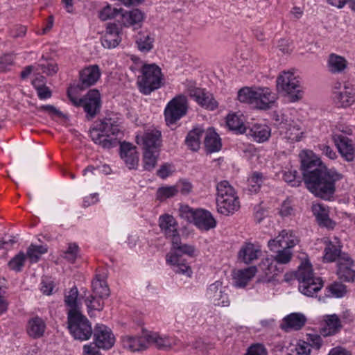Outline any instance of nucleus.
Returning <instances> with one entry per match:
<instances>
[{"mask_svg": "<svg viewBox=\"0 0 355 355\" xmlns=\"http://www.w3.org/2000/svg\"><path fill=\"white\" fill-rule=\"evenodd\" d=\"M301 167L307 189L315 196L328 200L336 191L335 184L343 175L334 168L329 169L311 151L301 154Z\"/></svg>", "mask_w": 355, "mask_h": 355, "instance_id": "f257e3e1", "label": "nucleus"}, {"mask_svg": "<svg viewBox=\"0 0 355 355\" xmlns=\"http://www.w3.org/2000/svg\"><path fill=\"white\" fill-rule=\"evenodd\" d=\"M90 137L103 148H110L117 146L123 135L119 125L112 119H105L96 122L89 131Z\"/></svg>", "mask_w": 355, "mask_h": 355, "instance_id": "f03ea898", "label": "nucleus"}, {"mask_svg": "<svg viewBox=\"0 0 355 355\" xmlns=\"http://www.w3.org/2000/svg\"><path fill=\"white\" fill-rule=\"evenodd\" d=\"M216 205L218 211L225 216L233 214L240 208V202L234 187L226 180L216 186Z\"/></svg>", "mask_w": 355, "mask_h": 355, "instance_id": "7ed1b4c3", "label": "nucleus"}, {"mask_svg": "<svg viewBox=\"0 0 355 355\" xmlns=\"http://www.w3.org/2000/svg\"><path fill=\"white\" fill-rule=\"evenodd\" d=\"M299 282V291L306 296H313L323 285L320 277L315 276L312 266L309 261L302 263L295 273Z\"/></svg>", "mask_w": 355, "mask_h": 355, "instance_id": "20e7f679", "label": "nucleus"}, {"mask_svg": "<svg viewBox=\"0 0 355 355\" xmlns=\"http://www.w3.org/2000/svg\"><path fill=\"white\" fill-rule=\"evenodd\" d=\"M141 75L138 77L137 84L139 91L145 95L151 94L162 85L163 74L161 69L155 64H144Z\"/></svg>", "mask_w": 355, "mask_h": 355, "instance_id": "39448f33", "label": "nucleus"}, {"mask_svg": "<svg viewBox=\"0 0 355 355\" xmlns=\"http://www.w3.org/2000/svg\"><path fill=\"white\" fill-rule=\"evenodd\" d=\"M277 89L287 95L291 102L302 98L304 91L300 80L293 72L284 71L277 78Z\"/></svg>", "mask_w": 355, "mask_h": 355, "instance_id": "423d86ee", "label": "nucleus"}, {"mask_svg": "<svg viewBox=\"0 0 355 355\" xmlns=\"http://www.w3.org/2000/svg\"><path fill=\"white\" fill-rule=\"evenodd\" d=\"M67 96L76 107H83L87 119H93L101 107V94L97 89H90L83 98H78L73 95L71 89H68Z\"/></svg>", "mask_w": 355, "mask_h": 355, "instance_id": "0eeeda50", "label": "nucleus"}, {"mask_svg": "<svg viewBox=\"0 0 355 355\" xmlns=\"http://www.w3.org/2000/svg\"><path fill=\"white\" fill-rule=\"evenodd\" d=\"M180 216L202 230L207 231L215 227L216 223L211 213L204 209H193L187 205L180 209Z\"/></svg>", "mask_w": 355, "mask_h": 355, "instance_id": "6e6552de", "label": "nucleus"}, {"mask_svg": "<svg viewBox=\"0 0 355 355\" xmlns=\"http://www.w3.org/2000/svg\"><path fill=\"white\" fill-rule=\"evenodd\" d=\"M68 328L76 340H87L92 334V328L87 318L80 313L67 315Z\"/></svg>", "mask_w": 355, "mask_h": 355, "instance_id": "1a4fd4ad", "label": "nucleus"}, {"mask_svg": "<svg viewBox=\"0 0 355 355\" xmlns=\"http://www.w3.org/2000/svg\"><path fill=\"white\" fill-rule=\"evenodd\" d=\"M188 110L187 98L180 94L171 99L164 110L165 121L167 125L175 123L186 115Z\"/></svg>", "mask_w": 355, "mask_h": 355, "instance_id": "9d476101", "label": "nucleus"}, {"mask_svg": "<svg viewBox=\"0 0 355 355\" xmlns=\"http://www.w3.org/2000/svg\"><path fill=\"white\" fill-rule=\"evenodd\" d=\"M341 132L342 133L334 135V141L341 156L347 162H352L355 156V144L352 139L345 135H352V130L351 128H346L345 130H342Z\"/></svg>", "mask_w": 355, "mask_h": 355, "instance_id": "9b49d317", "label": "nucleus"}, {"mask_svg": "<svg viewBox=\"0 0 355 355\" xmlns=\"http://www.w3.org/2000/svg\"><path fill=\"white\" fill-rule=\"evenodd\" d=\"M185 90L189 96L206 109L214 110L218 107V103L213 98L212 95L205 92L204 89L196 87L195 82L187 80L185 83Z\"/></svg>", "mask_w": 355, "mask_h": 355, "instance_id": "f8f14e48", "label": "nucleus"}, {"mask_svg": "<svg viewBox=\"0 0 355 355\" xmlns=\"http://www.w3.org/2000/svg\"><path fill=\"white\" fill-rule=\"evenodd\" d=\"M206 296L215 306H228L230 304L227 288L220 281H216L208 287Z\"/></svg>", "mask_w": 355, "mask_h": 355, "instance_id": "ddd939ff", "label": "nucleus"}, {"mask_svg": "<svg viewBox=\"0 0 355 355\" xmlns=\"http://www.w3.org/2000/svg\"><path fill=\"white\" fill-rule=\"evenodd\" d=\"M280 135L291 143L300 141L304 137L302 123L299 120H286L279 128Z\"/></svg>", "mask_w": 355, "mask_h": 355, "instance_id": "4468645a", "label": "nucleus"}, {"mask_svg": "<svg viewBox=\"0 0 355 355\" xmlns=\"http://www.w3.org/2000/svg\"><path fill=\"white\" fill-rule=\"evenodd\" d=\"M96 346L103 349H110L115 343V337L111 329L104 324H96L94 331Z\"/></svg>", "mask_w": 355, "mask_h": 355, "instance_id": "2eb2a0df", "label": "nucleus"}, {"mask_svg": "<svg viewBox=\"0 0 355 355\" xmlns=\"http://www.w3.org/2000/svg\"><path fill=\"white\" fill-rule=\"evenodd\" d=\"M123 348L130 352H139L148 348V331H142L140 336L125 335L121 338Z\"/></svg>", "mask_w": 355, "mask_h": 355, "instance_id": "dca6fc26", "label": "nucleus"}, {"mask_svg": "<svg viewBox=\"0 0 355 355\" xmlns=\"http://www.w3.org/2000/svg\"><path fill=\"white\" fill-rule=\"evenodd\" d=\"M162 134L157 130H148L141 136H137V143L141 145L144 150H160Z\"/></svg>", "mask_w": 355, "mask_h": 355, "instance_id": "f3484780", "label": "nucleus"}, {"mask_svg": "<svg viewBox=\"0 0 355 355\" xmlns=\"http://www.w3.org/2000/svg\"><path fill=\"white\" fill-rule=\"evenodd\" d=\"M354 263L347 254L341 255L337 262V275L338 278L345 282L355 280V270L352 268Z\"/></svg>", "mask_w": 355, "mask_h": 355, "instance_id": "a211bd4d", "label": "nucleus"}, {"mask_svg": "<svg viewBox=\"0 0 355 355\" xmlns=\"http://www.w3.org/2000/svg\"><path fill=\"white\" fill-rule=\"evenodd\" d=\"M334 98L340 107L351 106L355 102V87L349 83H345L341 90L334 92Z\"/></svg>", "mask_w": 355, "mask_h": 355, "instance_id": "6ab92c4d", "label": "nucleus"}, {"mask_svg": "<svg viewBox=\"0 0 355 355\" xmlns=\"http://www.w3.org/2000/svg\"><path fill=\"white\" fill-rule=\"evenodd\" d=\"M277 99V94L268 87H258L254 105L260 110H268L272 107Z\"/></svg>", "mask_w": 355, "mask_h": 355, "instance_id": "aec40b11", "label": "nucleus"}, {"mask_svg": "<svg viewBox=\"0 0 355 355\" xmlns=\"http://www.w3.org/2000/svg\"><path fill=\"white\" fill-rule=\"evenodd\" d=\"M101 77L99 67L96 64L84 68L80 72V83L78 87L85 89L94 85Z\"/></svg>", "mask_w": 355, "mask_h": 355, "instance_id": "412c9836", "label": "nucleus"}, {"mask_svg": "<svg viewBox=\"0 0 355 355\" xmlns=\"http://www.w3.org/2000/svg\"><path fill=\"white\" fill-rule=\"evenodd\" d=\"M261 254V248L258 243L245 242L241 245L238 252V259L241 261L249 264L257 260Z\"/></svg>", "mask_w": 355, "mask_h": 355, "instance_id": "4be33fe9", "label": "nucleus"}, {"mask_svg": "<svg viewBox=\"0 0 355 355\" xmlns=\"http://www.w3.org/2000/svg\"><path fill=\"white\" fill-rule=\"evenodd\" d=\"M324 243L326 245L324 250V261L327 262L338 261L340 257L344 254L341 252L342 245L338 238L334 237L333 241L329 238H324Z\"/></svg>", "mask_w": 355, "mask_h": 355, "instance_id": "5701e85b", "label": "nucleus"}, {"mask_svg": "<svg viewBox=\"0 0 355 355\" xmlns=\"http://www.w3.org/2000/svg\"><path fill=\"white\" fill-rule=\"evenodd\" d=\"M120 156L130 169L137 168L139 156L136 148L130 143L123 142L120 147Z\"/></svg>", "mask_w": 355, "mask_h": 355, "instance_id": "b1692460", "label": "nucleus"}, {"mask_svg": "<svg viewBox=\"0 0 355 355\" xmlns=\"http://www.w3.org/2000/svg\"><path fill=\"white\" fill-rule=\"evenodd\" d=\"M159 225L164 235L174 241L175 237L180 236L178 231V223L175 219L168 214L161 216L159 219Z\"/></svg>", "mask_w": 355, "mask_h": 355, "instance_id": "393cba45", "label": "nucleus"}, {"mask_svg": "<svg viewBox=\"0 0 355 355\" xmlns=\"http://www.w3.org/2000/svg\"><path fill=\"white\" fill-rule=\"evenodd\" d=\"M306 322V317L300 313H292L284 318L280 324L282 329L285 331L300 330Z\"/></svg>", "mask_w": 355, "mask_h": 355, "instance_id": "a878e982", "label": "nucleus"}, {"mask_svg": "<svg viewBox=\"0 0 355 355\" xmlns=\"http://www.w3.org/2000/svg\"><path fill=\"white\" fill-rule=\"evenodd\" d=\"M120 30L116 24H109L106 31L101 39L102 45L105 48L112 49L117 46L121 42Z\"/></svg>", "mask_w": 355, "mask_h": 355, "instance_id": "bb28decb", "label": "nucleus"}, {"mask_svg": "<svg viewBox=\"0 0 355 355\" xmlns=\"http://www.w3.org/2000/svg\"><path fill=\"white\" fill-rule=\"evenodd\" d=\"M245 133L248 137H252L254 141L263 143L270 138L271 130L266 124L254 123L247 129Z\"/></svg>", "mask_w": 355, "mask_h": 355, "instance_id": "cd10ccee", "label": "nucleus"}, {"mask_svg": "<svg viewBox=\"0 0 355 355\" xmlns=\"http://www.w3.org/2000/svg\"><path fill=\"white\" fill-rule=\"evenodd\" d=\"M166 262L173 267L175 272L191 277L192 270L190 266L178 253L170 252L166 255Z\"/></svg>", "mask_w": 355, "mask_h": 355, "instance_id": "c85d7f7f", "label": "nucleus"}, {"mask_svg": "<svg viewBox=\"0 0 355 355\" xmlns=\"http://www.w3.org/2000/svg\"><path fill=\"white\" fill-rule=\"evenodd\" d=\"M148 347L154 345L159 349H168L176 345V340L167 336H162L158 333L148 331Z\"/></svg>", "mask_w": 355, "mask_h": 355, "instance_id": "c756f323", "label": "nucleus"}, {"mask_svg": "<svg viewBox=\"0 0 355 355\" xmlns=\"http://www.w3.org/2000/svg\"><path fill=\"white\" fill-rule=\"evenodd\" d=\"M122 23L125 26L139 28L144 19V13L139 9H133L121 13Z\"/></svg>", "mask_w": 355, "mask_h": 355, "instance_id": "7c9ffc66", "label": "nucleus"}, {"mask_svg": "<svg viewBox=\"0 0 355 355\" xmlns=\"http://www.w3.org/2000/svg\"><path fill=\"white\" fill-rule=\"evenodd\" d=\"M257 269L255 266H250L245 269L237 270L234 275V285L238 288H244L255 276Z\"/></svg>", "mask_w": 355, "mask_h": 355, "instance_id": "2f4dec72", "label": "nucleus"}, {"mask_svg": "<svg viewBox=\"0 0 355 355\" xmlns=\"http://www.w3.org/2000/svg\"><path fill=\"white\" fill-rule=\"evenodd\" d=\"M348 62L343 56L336 53L329 54L327 59V67L333 74L341 73L347 68Z\"/></svg>", "mask_w": 355, "mask_h": 355, "instance_id": "473e14b6", "label": "nucleus"}, {"mask_svg": "<svg viewBox=\"0 0 355 355\" xmlns=\"http://www.w3.org/2000/svg\"><path fill=\"white\" fill-rule=\"evenodd\" d=\"M78 291L76 286H73L70 291L64 295V302L69 311L67 315H75L80 313L81 303L78 300Z\"/></svg>", "mask_w": 355, "mask_h": 355, "instance_id": "72a5a7b5", "label": "nucleus"}, {"mask_svg": "<svg viewBox=\"0 0 355 355\" xmlns=\"http://www.w3.org/2000/svg\"><path fill=\"white\" fill-rule=\"evenodd\" d=\"M313 212L316 216L317 220L321 227L332 230L334 228L336 223L329 216V211L322 205H315L313 206Z\"/></svg>", "mask_w": 355, "mask_h": 355, "instance_id": "f704fd0d", "label": "nucleus"}, {"mask_svg": "<svg viewBox=\"0 0 355 355\" xmlns=\"http://www.w3.org/2000/svg\"><path fill=\"white\" fill-rule=\"evenodd\" d=\"M26 330L31 338H40L44 334L46 323L41 318L34 317L28 320Z\"/></svg>", "mask_w": 355, "mask_h": 355, "instance_id": "c9c22d12", "label": "nucleus"}, {"mask_svg": "<svg viewBox=\"0 0 355 355\" xmlns=\"http://www.w3.org/2000/svg\"><path fill=\"white\" fill-rule=\"evenodd\" d=\"M342 328L341 322L337 315H327L324 320V326L321 329V334L324 336L334 335Z\"/></svg>", "mask_w": 355, "mask_h": 355, "instance_id": "e433bc0d", "label": "nucleus"}, {"mask_svg": "<svg viewBox=\"0 0 355 355\" xmlns=\"http://www.w3.org/2000/svg\"><path fill=\"white\" fill-rule=\"evenodd\" d=\"M205 146L207 152L210 153L219 151L221 148L220 138L211 128L205 132Z\"/></svg>", "mask_w": 355, "mask_h": 355, "instance_id": "4c0bfd02", "label": "nucleus"}, {"mask_svg": "<svg viewBox=\"0 0 355 355\" xmlns=\"http://www.w3.org/2000/svg\"><path fill=\"white\" fill-rule=\"evenodd\" d=\"M92 293L99 297L107 298L110 295V289L100 275H96L92 283Z\"/></svg>", "mask_w": 355, "mask_h": 355, "instance_id": "58836bf2", "label": "nucleus"}, {"mask_svg": "<svg viewBox=\"0 0 355 355\" xmlns=\"http://www.w3.org/2000/svg\"><path fill=\"white\" fill-rule=\"evenodd\" d=\"M154 38L146 31L139 32L136 36V44L141 52H148L153 48Z\"/></svg>", "mask_w": 355, "mask_h": 355, "instance_id": "ea45409f", "label": "nucleus"}, {"mask_svg": "<svg viewBox=\"0 0 355 355\" xmlns=\"http://www.w3.org/2000/svg\"><path fill=\"white\" fill-rule=\"evenodd\" d=\"M204 134V130L200 128H196L191 130L185 139V143L188 148L193 151H196L200 148V139Z\"/></svg>", "mask_w": 355, "mask_h": 355, "instance_id": "a19ab883", "label": "nucleus"}, {"mask_svg": "<svg viewBox=\"0 0 355 355\" xmlns=\"http://www.w3.org/2000/svg\"><path fill=\"white\" fill-rule=\"evenodd\" d=\"M226 123L230 129L240 133L245 132L247 130L244 125L243 115L230 114L227 116Z\"/></svg>", "mask_w": 355, "mask_h": 355, "instance_id": "79ce46f5", "label": "nucleus"}, {"mask_svg": "<svg viewBox=\"0 0 355 355\" xmlns=\"http://www.w3.org/2000/svg\"><path fill=\"white\" fill-rule=\"evenodd\" d=\"M277 263L273 258L267 257L261 261L259 266L266 276L273 277L280 272Z\"/></svg>", "mask_w": 355, "mask_h": 355, "instance_id": "37998d69", "label": "nucleus"}, {"mask_svg": "<svg viewBox=\"0 0 355 355\" xmlns=\"http://www.w3.org/2000/svg\"><path fill=\"white\" fill-rule=\"evenodd\" d=\"M257 94V88L252 89L245 87L239 89L238 92V100L241 103L254 105V99Z\"/></svg>", "mask_w": 355, "mask_h": 355, "instance_id": "c03bdc74", "label": "nucleus"}, {"mask_svg": "<svg viewBox=\"0 0 355 355\" xmlns=\"http://www.w3.org/2000/svg\"><path fill=\"white\" fill-rule=\"evenodd\" d=\"M159 155V150H144V167L148 171H150L156 165L157 158Z\"/></svg>", "mask_w": 355, "mask_h": 355, "instance_id": "a18cd8bd", "label": "nucleus"}, {"mask_svg": "<svg viewBox=\"0 0 355 355\" xmlns=\"http://www.w3.org/2000/svg\"><path fill=\"white\" fill-rule=\"evenodd\" d=\"M284 236L281 237V241L283 243L284 248L291 249L299 243L298 237L292 230H283L279 234H283Z\"/></svg>", "mask_w": 355, "mask_h": 355, "instance_id": "49530a36", "label": "nucleus"}, {"mask_svg": "<svg viewBox=\"0 0 355 355\" xmlns=\"http://www.w3.org/2000/svg\"><path fill=\"white\" fill-rule=\"evenodd\" d=\"M47 252V248L45 245H31L27 250V257L31 263H36L40 259L42 254Z\"/></svg>", "mask_w": 355, "mask_h": 355, "instance_id": "de8ad7c7", "label": "nucleus"}, {"mask_svg": "<svg viewBox=\"0 0 355 355\" xmlns=\"http://www.w3.org/2000/svg\"><path fill=\"white\" fill-rule=\"evenodd\" d=\"M327 295L342 297L347 293L346 286L340 282H334L327 287Z\"/></svg>", "mask_w": 355, "mask_h": 355, "instance_id": "09e8293b", "label": "nucleus"}, {"mask_svg": "<svg viewBox=\"0 0 355 355\" xmlns=\"http://www.w3.org/2000/svg\"><path fill=\"white\" fill-rule=\"evenodd\" d=\"M105 297H99L93 293L85 300V304L89 313L92 310L101 311L104 306Z\"/></svg>", "mask_w": 355, "mask_h": 355, "instance_id": "8fccbe9b", "label": "nucleus"}, {"mask_svg": "<svg viewBox=\"0 0 355 355\" xmlns=\"http://www.w3.org/2000/svg\"><path fill=\"white\" fill-rule=\"evenodd\" d=\"M172 245L173 249L178 250L189 257H193L196 255V249L194 246L187 244H182L180 236L175 237L174 241L172 242Z\"/></svg>", "mask_w": 355, "mask_h": 355, "instance_id": "3c124183", "label": "nucleus"}, {"mask_svg": "<svg viewBox=\"0 0 355 355\" xmlns=\"http://www.w3.org/2000/svg\"><path fill=\"white\" fill-rule=\"evenodd\" d=\"M276 255L273 257L275 262L280 264H286L290 262L293 257L291 249L284 248L277 250Z\"/></svg>", "mask_w": 355, "mask_h": 355, "instance_id": "603ef678", "label": "nucleus"}, {"mask_svg": "<svg viewBox=\"0 0 355 355\" xmlns=\"http://www.w3.org/2000/svg\"><path fill=\"white\" fill-rule=\"evenodd\" d=\"M263 179L262 173L259 172L253 173L248 180V186L250 187L249 190L251 192H257L263 182Z\"/></svg>", "mask_w": 355, "mask_h": 355, "instance_id": "864d4df0", "label": "nucleus"}, {"mask_svg": "<svg viewBox=\"0 0 355 355\" xmlns=\"http://www.w3.org/2000/svg\"><path fill=\"white\" fill-rule=\"evenodd\" d=\"M177 194L176 188L174 186L162 187L157 191V198L161 201L171 198Z\"/></svg>", "mask_w": 355, "mask_h": 355, "instance_id": "5fc2aeb1", "label": "nucleus"}, {"mask_svg": "<svg viewBox=\"0 0 355 355\" xmlns=\"http://www.w3.org/2000/svg\"><path fill=\"white\" fill-rule=\"evenodd\" d=\"M62 253V257L64 259L70 263H73L79 254L78 245L75 243H69L67 249L65 251H63Z\"/></svg>", "mask_w": 355, "mask_h": 355, "instance_id": "6e6d98bb", "label": "nucleus"}, {"mask_svg": "<svg viewBox=\"0 0 355 355\" xmlns=\"http://www.w3.org/2000/svg\"><path fill=\"white\" fill-rule=\"evenodd\" d=\"M123 10H117L116 8H112L110 6H107L104 7L99 13V17L103 20H107L109 19L114 18L116 17L119 12L122 13Z\"/></svg>", "mask_w": 355, "mask_h": 355, "instance_id": "4d7b16f0", "label": "nucleus"}, {"mask_svg": "<svg viewBox=\"0 0 355 355\" xmlns=\"http://www.w3.org/2000/svg\"><path fill=\"white\" fill-rule=\"evenodd\" d=\"M25 259L26 256L24 253L20 252L9 261V267L16 271H20L24 266Z\"/></svg>", "mask_w": 355, "mask_h": 355, "instance_id": "13d9d810", "label": "nucleus"}, {"mask_svg": "<svg viewBox=\"0 0 355 355\" xmlns=\"http://www.w3.org/2000/svg\"><path fill=\"white\" fill-rule=\"evenodd\" d=\"M268 352L262 344L257 343L252 345L245 355H267Z\"/></svg>", "mask_w": 355, "mask_h": 355, "instance_id": "bf43d9fd", "label": "nucleus"}, {"mask_svg": "<svg viewBox=\"0 0 355 355\" xmlns=\"http://www.w3.org/2000/svg\"><path fill=\"white\" fill-rule=\"evenodd\" d=\"M58 68L56 64L53 62H48L45 64H40L37 65V70H40L43 73H46L47 75H53L55 74Z\"/></svg>", "mask_w": 355, "mask_h": 355, "instance_id": "052dcab7", "label": "nucleus"}, {"mask_svg": "<svg viewBox=\"0 0 355 355\" xmlns=\"http://www.w3.org/2000/svg\"><path fill=\"white\" fill-rule=\"evenodd\" d=\"M175 187L177 193L180 192L183 195L189 193L192 190V184L187 180H180Z\"/></svg>", "mask_w": 355, "mask_h": 355, "instance_id": "680f3d73", "label": "nucleus"}, {"mask_svg": "<svg viewBox=\"0 0 355 355\" xmlns=\"http://www.w3.org/2000/svg\"><path fill=\"white\" fill-rule=\"evenodd\" d=\"M297 173L296 171H286L284 173L283 178L285 182L291 184L293 187L298 186L300 182L297 180Z\"/></svg>", "mask_w": 355, "mask_h": 355, "instance_id": "e2e57ef3", "label": "nucleus"}, {"mask_svg": "<svg viewBox=\"0 0 355 355\" xmlns=\"http://www.w3.org/2000/svg\"><path fill=\"white\" fill-rule=\"evenodd\" d=\"M283 234H279L273 239H270L268 243V246L271 251L277 252L280 248H284L283 243L281 241V237L284 236Z\"/></svg>", "mask_w": 355, "mask_h": 355, "instance_id": "0e129e2a", "label": "nucleus"}, {"mask_svg": "<svg viewBox=\"0 0 355 355\" xmlns=\"http://www.w3.org/2000/svg\"><path fill=\"white\" fill-rule=\"evenodd\" d=\"M14 58L12 55H5L0 57V71H6L13 64Z\"/></svg>", "mask_w": 355, "mask_h": 355, "instance_id": "69168bd1", "label": "nucleus"}, {"mask_svg": "<svg viewBox=\"0 0 355 355\" xmlns=\"http://www.w3.org/2000/svg\"><path fill=\"white\" fill-rule=\"evenodd\" d=\"M37 109L38 111L47 112L51 116H61L62 115L60 110L51 105H42L38 107Z\"/></svg>", "mask_w": 355, "mask_h": 355, "instance_id": "338daca9", "label": "nucleus"}, {"mask_svg": "<svg viewBox=\"0 0 355 355\" xmlns=\"http://www.w3.org/2000/svg\"><path fill=\"white\" fill-rule=\"evenodd\" d=\"M297 355H309L311 349L308 343L302 341L300 342L295 347Z\"/></svg>", "mask_w": 355, "mask_h": 355, "instance_id": "774afa93", "label": "nucleus"}]
</instances>
